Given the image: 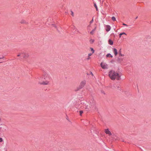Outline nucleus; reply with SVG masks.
Masks as SVG:
<instances>
[{"label": "nucleus", "instance_id": "c9c22d12", "mask_svg": "<svg viewBox=\"0 0 151 151\" xmlns=\"http://www.w3.org/2000/svg\"><path fill=\"white\" fill-rule=\"evenodd\" d=\"M137 18H138V17L137 16V17L135 18V19H137Z\"/></svg>", "mask_w": 151, "mask_h": 151}, {"label": "nucleus", "instance_id": "1a4fd4ad", "mask_svg": "<svg viewBox=\"0 0 151 151\" xmlns=\"http://www.w3.org/2000/svg\"><path fill=\"white\" fill-rule=\"evenodd\" d=\"M113 51L115 56H116L118 54V51L117 49L115 48L113 49Z\"/></svg>", "mask_w": 151, "mask_h": 151}, {"label": "nucleus", "instance_id": "393cba45", "mask_svg": "<svg viewBox=\"0 0 151 151\" xmlns=\"http://www.w3.org/2000/svg\"><path fill=\"white\" fill-rule=\"evenodd\" d=\"M93 22V18L92 19L91 21H90V24H91Z\"/></svg>", "mask_w": 151, "mask_h": 151}, {"label": "nucleus", "instance_id": "9b49d317", "mask_svg": "<svg viewBox=\"0 0 151 151\" xmlns=\"http://www.w3.org/2000/svg\"><path fill=\"white\" fill-rule=\"evenodd\" d=\"M119 55L121 56H124V55L122 54L121 49H120L118 52Z\"/></svg>", "mask_w": 151, "mask_h": 151}, {"label": "nucleus", "instance_id": "4468645a", "mask_svg": "<svg viewBox=\"0 0 151 151\" xmlns=\"http://www.w3.org/2000/svg\"><path fill=\"white\" fill-rule=\"evenodd\" d=\"M112 138L115 140H119L118 138L115 135H113L112 136Z\"/></svg>", "mask_w": 151, "mask_h": 151}, {"label": "nucleus", "instance_id": "58836bf2", "mask_svg": "<svg viewBox=\"0 0 151 151\" xmlns=\"http://www.w3.org/2000/svg\"><path fill=\"white\" fill-rule=\"evenodd\" d=\"M87 75H89V74H88V73H87Z\"/></svg>", "mask_w": 151, "mask_h": 151}, {"label": "nucleus", "instance_id": "aec40b11", "mask_svg": "<svg viewBox=\"0 0 151 151\" xmlns=\"http://www.w3.org/2000/svg\"><path fill=\"white\" fill-rule=\"evenodd\" d=\"M112 20L113 21H115L116 20V18L114 17H112L111 18Z\"/></svg>", "mask_w": 151, "mask_h": 151}, {"label": "nucleus", "instance_id": "dca6fc26", "mask_svg": "<svg viewBox=\"0 0 151 151\" xmlns=\"http://www.w3.org/2000/svg\"><path fill=\"white\" fill-rule=\"evenodd\" d=\"M123 35H126V33L125 32H123L122 33H120L119 34V37L120 38L121 37V36Z\"/></svg>", "mask_w": 151, "mask_h": 151}, {"label": "nucleus", "instance_id": "7c9ffc66", "mask_svg": "<svg viewBox=\"0 0 151 151\" xmlns=\"http://www.w3.org/2000/svg\"><path fill=\"white\" fill-rule=\"evenodd\" d=\"M90 74L92 75V76H93V73H92V72H91V71L90 72Z\"/></svg>", "mask_w": 151, "mask_h": 151}, {"label": "nucleus", "instance_id": "a19ab883", "mask_svg": "<svg viewBox=\"0 0 151 151\" xmlns=\"http://www.w3.org/2000/svg\"><path fill=\"white\" fill-rule=\"evenodd\" d=\"M1 128V127H0V129Z\"/></svg>", "mask_w": 151, "mask_h": 151}, {"label": "nucleus", "instance_id": "412c9836", "mask_svg": "<svg viewBox=\"0 0 151 151\" xmlns=\"http://www.w3.org/2000/svg\"><path fill=\"white\" fill-rule=\"evenodd\" d=\"M79 112H80V115L81 116L82 114L83 113V111L81 110V111H79Z\"/></svg>", "mask_w": 151, "mask_h": 151}, {"label": "nucleus", "instance_id": "ea45409f", "mask_svg": "<svg viewBox=\"0 0 151 151\" xmlns=\"http://www.w3.org/2000/svg\"><path fill=\"white\" fill-rule=\"evenodd\" d=\"M2 62H0V63H2Z\"/></svg>", "mask_w": 151, "mask_h": 151}, {"label": "nucleus", "instance_id": "b1692460", "mask_svg": "<svg viewBox=\"0 0 151 151\" xmlns=\"http://www.w3.org/2000/svg\"><path fill=\"white\" fill-rule=\"evenodd\" d=\"M91 51H92V53H93L94 52V50L93 48H91Z\"/></svg>", "mask_w": 151, "mask_h": 151}, {"label": "nucleus", "instance_id": "72a5a7b5", "mask_svg": "<svg viewBox=\"0 0 151 151\" xmlns=\"http://www.w3.org/2000/svg\"><path fill=\"white\" fill-rule=\"evenodd\" d=\"M90 58V57L88 56V58H87L88 60H89Z\"/></svg>", "mask_w": 151, "mask_h": 151}, {"label": "nucleus", "instance_id": "6ab92c4d", "mask_svg": "<svg viewBox=\"0 0 151 151\" xmlns=\"http://www.w3.org/2000/svg\"><path fill=\"white\" fill-rule=\"evenodd\" d=\"M94 41V40L93 39H91L90 40V42L91 44L93 43Z\"/></svg>", "mask_w": 151, "mask_h": 151}, {"label": "nucleus", "instance_id": "473e14b6", "mask_svg": "<svg viewBox=\"0 0 151 151\" xmlns=\"http://www.w3.org/2000/svg\"><path fill=\"white\" fill-rule=\"evenodd\" d=\"M119 86H117V89L118 90H119Z\"/></svg>", "mask_w": 151, "mask_h": 151}, {"label": "nucleus", "instance_id": "f257e3e1", "mask_svg": "<svg viewBox=\"0 0 151 151\" xmlns=\"http://www.w3.org/2000/svg\"><path fill=\"white\" fill-rule=\"evenodd\" d=\"M81 104L83 105V108H84L87 111H98L95 101L93 98L90 100L89 106L88 105H86V104L84 102H82Z\"/></svg>", "mask_w": 151, "mask_h": 151}, {"label": "nucleus", "instance_id": "20e7f679", "mask_svg": "<svg viewBox=\"0 0 151 151\" xmlns=\"http://www.w3.org/2000/svg\"><path fill=\"white\" fill-rule=\"evenodd\" d=\"M86 81L84 80L82 81L80 83L79 88L80 89H81L83 88L86 84Z\"/></svg>", "mask_w": 151, "mask_h": 151}, {"label": "nucleus", "instance_id": "423d86ee", "mask_svg": "<svg viewBox=\"0 0 151 151\" xmlns=\"http://www.w3.org/2000/svg\"><path fill=\"white\" fill-rule=\"evenodd\" d=\"M22 54L23 56V58L24 59L27 58L29 56L28 54L24 52H22Z\"/></svg>", "mask_w": 151, "mask_h": 151}, {"label": "nucleus", "instance_id": "f3484780", "mask_svg": "<svg viewBox=\"0 0 151 151\" xmlns=\"http://www.w3.org/2000/svg\"><path fill=\"white\" fill-rule=\"evenodd\" d=\"M106 56L107 57H110L111 58H112L113 57V56L111 55L110 53L107 54L106 55Z\"/></svg>", "mask_w": 151, "mask_h": 151}, {"label": "nucleus", "instance_id": "c85d7f7f", "mask_svg": "<svg viewBox=\"0 0 151 151\" xmlns=\"http://www.w3.org/2000/svg\"><path fill=\"white\" fill-rule=\"evenodd\" d=\"M71 15H72V16H73L74 14H73V12L72 11H71Z\"/></svg>", "mask_w": 151, "mask_h": 151}, {"label": "nucleus", "instance_id": "a878e982", "mask_svg": "<svg viewBox=\"0 0 151 151\" xmlns=\"http://www.w3.org/2000/svg\"><path fill=\"white\" fill-rule=\"evenodd\" d=\"M3 141V139L2 138L0 137V142H1Z\"/></svg>", "mask_w": 151, "mask_h": 151}, {"label": "nucleus", "instance_id": "7ed1b4c3", "mask_svg": "<svg viewBox=\"0 0 151 151\" xmlns=\"http://www.w3.org/2000/svg\"><path fill=\"white\" fill-rule=\"evenodd\" d=\"M109 76L112 80L115 79L119 80L121 78V75L114 70H111L109 72Z\"/></svg>", "mask_w": 151, "mask_h": 151}, {"label": "nucleus", "instance_id": "bb28decb", "mask_svg": "<svg viewBox=\"0 0 151 151\" xmlns=\"http://www.w3.org/2000/svg\"><path fill=\"white\" fill-rule=\"evenodd\" d=\"M92 54H93V53H89L88 54V56L90 57L92 55Z\"/></svg>", "mask_w": 151, "mask_h": 151}, {"label": "nucleus", "instance_id": "ddd939ff", "mask_svg": "<svg viewBox=\"0 0 151 151\" xmlns=\"http://www.w3.org/2000/svg\"><path fill=\"white\" fill-rule=\"evenodd\" d=\"M108 42L109 43V45H113V42L112 40H111L110 39H109V40Z\"/></svg>", "mask_w": 151, "mask_h": 151}, {"label": "nucleus", "instance_id": "5701e85b", "mask_svg": "<svg viewBox=\"0 0 151 151\" xmlns=\"http://www.w3.org/2000/svg\"><path fill=\"white\" fill-rule=\"evenodd\" d=\"M22 54V52L19 53V54L17 55V56L19 57Z\"/></svg>", "mask_w": 151, "mask_h": 151}, {"label": "nucleus", "instance_id": "f03ea898", "mask_svg": "<svg viewBox=\"0 0 151 151\" xmlns=\"http://www.w3.org/2000/svg\"><path fill=\"white\" fill-rule=\"evenodd\" d=\"M42 79H43V81L41 83L39 82V83L41 85H46L49 84L51 78L49 74L45 72L44 73Z\"/></svg>", "mask_w": 151, "mask_h": 151}, {"label": "nucleus", "instance_id": "e433bc0d", "mask_svg": "<svg viewBox=\"0 0 151 151\" xmlns=\"http://www.w3.org/2000/svg\"><path fill=\"white\" fill-rule=\"evenodd\" d=\"M121 140L123 142H124V141L123 139H121Z\"/></svg>", "mask_w": 151, "mask_h": 151}, {"label": "nucleus", "instance_id": "39448f33", "mask_svg": "<svg viewBox=\"0 0 151 151\" xmlns=\"http://www.w3.org/2000/svg\"><path fill=\"white\" fill-rule=\"evenodd\" d=\"M101 65L103 69H107L108 68V65L105 63H101Z\"/></svg>", "mask_w": 151, "mask_h": 151}, {"label": "nucleus", "instance_id": "9d476101", "mask_svg": "<svg viewBox=\"0 0 151 151\" xmlns=\"http://www.w3.org/2000/svg\"><path fill=\"white\" fill-rule=\"evenodd\" d=\"M20 23L21 24H28V22H26L25 20L23 19L20 22Z\"/></svg>", "mask_w": 151, "mask_h": 151}, {"label": "nucleus", "instance_id": "c756f323", "mask_svg": "<svg viewBox=\"0 0 151 151\" xmlns=\"http://www.w3.org/2000/svg\"><path fill=\"white\" fill-rule=\"evenodd\" d=\"M52 25L53 26V27H54L55 28H56V26L55 25V24H52Z\"/></svg>", "mask_w": 151, "mask_h": 151}, {"label": "nucleus", "instance_id": "6e6552de", "mask_svg": "<svg viewBox=\"0 0 151 151\" xmlns=\"http://www.w3.org/2000/svg\"><path fill=\"white\" fill-rule=\"evenodd\" d=\"M111 27L109 25H106V31L108 32L111 29Z\"/></svg>", "mask_w": 151, "mask_h": 151}, {"label": "nucleus", "instance_id": "2eb2a0df", "mask_svg": "<svg viewBox=\"0 0 151 151\" xmlns=\"http://www.w3.org/2000/svg\"><path fill=\"white\" fill-rule=\"evenodd\" d=\"M96 28L95 27V29H93L92 31H91L90 32V33L92 35H93V34L94 33V31H95V29H96Z\"/></svg>", "mask_w": 151, "mask_h": 151}, {"label": "nucleus", "instance_id": "f8f14e48", "mask_svg": "<svg viewBox=\"0 0 151 151\" xmlns=\"http://www.w3.org/2000/svg\"><path fill=\"white\" fill-rule=\"evenodd\" d=\"M73 29H75V31H74V32L75 33H79V31L76 28V27H74L73 28Z\"/></svg>", "mask_w": 151, "mask_h": 151}, {"label": "nucleus", "instance_id": "4c0bfd02", "mask_svg": "<svg viewBox=\"0 0 151 151\" xmlns=\"http://www.w3.org/2000/svg\"><path fill=\"white\" fill-rule=\"evenodd\" d=\"M21 59H22L21 58H20L19 59H20V60H21Z\"/></svg>", "mask_w": 151, "mask_h": 151}, {"label": "nucleus", "instance_id": "0eeeda50", "mask_svg": "<svg viewBox=\"0 0 151 151\" xmlns=\"http://www.w3.org/2000/svg\"><path fill=\"white\" fill-rule=\"evenodd\" d=\"M105 132L106 134H109V136H111L112 135L111 132L108 129H105Z\"/></svg>", "mask_w": 151, "mask_h": 151}, {"label": "nucleus", "instance_id": "4be33fe9", "mask_svg": "<svg viewBox=\"0 0 151 151\" xmlns=\"http://www.w3.org/2000/svg\"><path fill=\"white\" fill-rule=\"evenodd\" d=\"M94 7L96 8V10H97L98 8H97V6L96 5V4H94Z\"/></svg>", "mask_w": 151, "mask_h": 151}, {"label": "nucleus", "instance_id": "cd10ccee", "mask_svg": "<svg viewBox=\"0 0 151 151\" xmlns=\"http://www.w3.org/2000/svg\"><path fill=\"white\" fill-rule=\"evenodd\" d=\"M4 58V57L3 56H1V55H0V59H2Z\"/></svg>", "mask_w": 151, "mask_h": 151}, {"label": "nucleus", "instance_id": "f704fd0d", "mask_svg": "<svg viewBox=\"0 0 151 151\" xmlns=\"http://www.w3.org/2000/svg\"><path fill=\"white\" fill-rule=\"evenodd\" d=\"M118 60L119 61H120V58H118Z\"/></svg>", "mask_w": 151, "mask_h": 151}, {"label": "nucleus", "instance_id": "2f4dec72", "mask_svg": "<svg viewBox=\"0 0 151 151\" xmlns=\"http://www.w3.org/2000/svg\"><path fill=\"white\" fill-rule=\"evenodd\" d=\"M123 25H124V26H127V24H124V23H123Z\"/></svg>", "mask_w": 151, "mask_h": 151}, {"label": "nucleus", "instance_id": "a211bd4d", "mask_svg": "<svg viewBox=\"0 0 151 151\" xmlns=\"http://www.w3.org/2000/svg\"><path fill=\"white\" fill-rule=\"evenodd\" d=\"M111 88L112 89H114L116 88V85L115 84L111 86Z\"/></svg>", "mask_w": 151, "mask_h": 151}]
</instances>
